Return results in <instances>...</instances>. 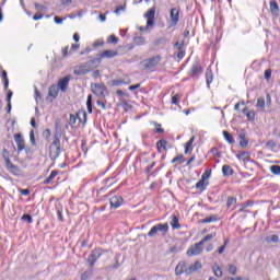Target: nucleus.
<instances>
[{
    "label": "nucleus",
    "mask_w": 280,
    "mask_h": 280,
    "mask_svg": "<svg viewBox=\"0 0 280 280\" xmlns=\"http://www.w3.org/2000/svg\"><path fill=\"white\" fill-rule=\"evenodd\" d=\"M60 156V138L55 136L54 141L49 145V159L50 161H56Z\"/></svg>",
    "instance_id": "1"
},
{
    "label": "nucleus",
    "mask_w": 280,
    "mask_h": 280,
    "mask_svg": "<svg viewBox=\"0 0 280 280\" xmlns=\"http://www.w3.org/2000/svg\"><path fill=\"white\" fill-rule=\"evenodd\" d=\"M170 232V225L167 223H159L155 224L148 233L149 237H156L158 233H161L162 235H167Z\"/></svg>",
    "instance_id": "2"
},
{
    "label": "nucleus",
    "mask_w": 280,
    "mask_h": 280,
    "mask_svg": "<svg viewBox=\"0 0 280 280\" xmlns=\"http://www.w3.org/2000/svg\"><path fill=\"white\" fill-rule=\"evenodd\" d=\"M159 62H161V55H156L154 57L143 60L142 66L144 67V69L152 71V69L159 67Z\"/></svg>",
    "instance_id": "3"
},
{
    "label": "nucleus",
    "mask_w": 280,
    "mask_h": 280,
    "mask_svg": "<svg viewBox=\"0 0 280 280\" xmlns=\"http://www.w3.org/2000/svg\"><path fill=\"white\" fill-rule=\"evenodd\" d=\"M170 19H171L170 27H176V25H178V23L180 22V9L178 8L171 9Z\"/></svg>",
    "instance_id": "4"
},
{
    "label": "nucleus",
    "mask_w": 280,
    "mask_h": 280,
    "mask_svg": "<svg viewBox=\"0 0 280 280\" xmlns=\"http://www.w3.org/2000/svg\"><path fill=\"white\" fill-rule=\"evenodd\" d=\"M91 90L97 97H105L106 95V85L104 83H94L91 85Z\"/></svg>",
    "instance_id": "5"
},
{
    "label": "nucleus",
    "mask_w": 280,
    "mask_h": 280,
    "mask_svg": "<svg viewBox=\"0 0 280 280\" xmlns=\"http://www.w3.org/2000/svg\"><path fill=\"white\" fill-rule=\"evenodd\" d=\"M102 257V249L96 248L93 249L88 258V264L90 265L91 268H93V266H95L97 259Z\"/></svg>",
    "instance_id": "6"
},
{
    "label": "nucleus",
    "mask_w": 280,
    "mask_h": 280,
    "mask_svg": "<svg viewBox=\"0 0 280 280\" xmlns=\"http://www.w3.org/2000/svg\"><path fill=\"white\" fill-rule=\"evenodd\" d=\"M202 246H203V244L201 241L199 243H196L195 245H191L187 250V255L189 257L200 255V253H202Z\"/></svg>",
    "instance_id": "7"
},
{
    "label": "nucleus",
    "mask_w": 280,
    "mask_h": 280,
    "mask_svg": "<svg viewBox=\"0 0 280 280\" xmlns=\"http://www.w3.org/2000/svg\"><path fill=\"white\" fill-rule=\"evenodd\" d=\"M59 91H60V89L58 88V85H56V84L50 85L48 89L47 101L54 102V100H56V97H58Z\"/></svg>",
    "instance_id": "8"
},
{
    "label": "nucleus",
    "mask_w": 280,
    "mask_h": 280,
    "mask_svg": "<svg viewBox=\"0 0 280 280\" xmlns=\"http://www.w3.org/2000/svg\"><path fill=\"white\" fill-rule=\"evenodd\" d=\"M156 14V10L154 8H151L147 13L144 14L147 19V27H152L154 25V15Z\"/></svg>",
    "instance_id": "9"
},
{
    "label": "nucleus",
    "mask_w": 280,
    "mask_h": 280,
    "mask_svg": "<svg viewBox=\"0 0 280 280\" xmlns=\"http://www.w3.org/2000/svg\"><path fill=\"white\" fill-rule=\"evenodd\" d=\"M69 82H71V77H65L63 79L59 80L57 86L61 93H67Z\"/></svg>",
    "instance_id": "10"
},
{
    "label": "nucleus",
    "mask_w": 280,
    "mask_h": 280,
    "mask_svg": "<svg viewBox=\"0 0 280 280\" xmlns=\"http://www.w3.org/2000/svg\"><path fill=\"white\" fill-rule=\"evenodd\" d=\"M14 141L18 145V152H23V150H25V139H23V135L15 133Z\"/></svg>",
    "instance_id": "11"
},
{
    "label": "nucleus",
    "mask_w": 280,
    "mask_h": 280,
    "mask_svg": "<svg viewBox=\"0 0 280 280\" xmlns=\"http://www.w3.org/2000/svg\"><path fill=\"white\" fill-rule=\"evenodd\" d=\"M112 209H119L120 205H124V198L121 196H114L109 199Z\"/></svg>",
    "instance_id": "12"
},
{
    "label": "nucleus",
    "mask_w": 280,
    "mask_h": 280,
    "mask_svg": "<svg viewBox=\"0 0 280 280\" xmlns=\"http://www.w3.org/2000/svg\"><path fill=\"white\" fill-rule=\"evenodd\" d=\"M187 270H188L187 262L185 261L178 262V265L175 268V275L177 277L180 275H185V272L187 275Z\"/></svg>",
    "instance_id": "13"
},
{
    "label": "nucleus",
    "mask_w": 280,
    "mask_h": 280,
    "mask_svg": "<svg viewBox=\"0 0 280 280\" xmlns=\"http://www.w3.org/2000/svg\"><path fill=\"white\" fill-rule=\"evenodd\" d=\"M8 172L13 174V176H21V168L14 165L12 162L5 164Z\"/></svg>",
    "instance_id": "14"
},
{
    "label": "nucleus",
    "mask_w": 280,
    "mask_h": 280,
    "mask_svg": "<svg viewBox=\"0 0 280 280\" xmlns=\"http://www.w3.org/2000/svg\"><path fill=\"white\" fill-rule=\"evenodd\" d=\"M202 73V67L198 63H194L191 69H190V75L191 78H198V75Z\"/></svg>",
    "instance_id": "15"
},
{
    "label": "nucleus",
    "mask_w": 280,
    "mask_h": 280,
    "mask_svg": "<svg viewBox=\"0 0 280 280\" xmlns=\"http://www.w3.org/2000/svg\"><path fill=\"white\" fill-rule=\"evenodd\" d=\"M236 159L238 161H243L244 163L250 162V153L248 151H243L236 154Z\"/></svg>",
    "instance_id": "16"
},
{
    "label": "nucleus",
    "mask_w": 280,
    "mask_h": 280,
    "mask_svg": "<svg viewBox=\"0 0 280 280\" xmlns=\"http://www.w3.org/2000/svg\"><path fill=\"white\" fill-rule=\"evenodd\" d=\"M270 5V12L272 14V16H279V4L277 3V1H270L269 2Z\"/></svg>",
    "instance_id": "17"
},
{
    "label": "nucleus",
    "mask_w": 280,
    "mask_h": 280,
    "mask_svg": "<svg viewBox=\"0 0 280 280\" xmlns=\"http://www.w3.org/2000/svg\"><path fill=\"white\" fill-rule=\"evenodd\" d=\"M202 268V264L200 261H195L194 265H190L187 270V275H191L192 272H196L197 270H200Z\"/></svg>",
    "instance_id": "18"
},
{
    "label": "nucleus",
    "mask_w": 280,
    "mask_h": 280,
    "mask_svg": "<svg viewBox=\"0 0 280 280\" xmlns=\"http://www.w3.org/2000/svg\"><path fill=\"white\" fill-rule=\"evenodd\" d=\"M124 84H130V80L116 79V80L109 81V86H121Z\"/></svg>",
    "instance_id": "19"
},
{
    "label": "nucleus",
    "mask_w": 280,
    "mask_h": 280,
    "mask_svg": "<svg viewBox=\"0 0 280 280\" xmlns=\"http://www.w3.org/2000/svg\"><path fill=\"white\" fill-rule=\"evenodd\" d=\"M206 82H207L208 89H210L211 83L213 82V71L211 70V68H208L206 71Z\"/></svg>",
    "instance_id": "20"
},
{
    "label": "nucleus",
    "mask_w": 280,
    "mask_h": 280,
    "mask_svg": "<svg viewBox=\"0 0 280 280\" xmlns=\"http://www.w3.org/2000/svg\"><path fill=\"white\" fill-rule=\"evenodd\" d=\"M167 140H159L156 143L158 152L163 153L166 150Z\"/></svg>",
    "instance_id": "21"
},
{
    "label": "nucleus",
    "mask_w": 280,
    "mask_h": 280,
    "mask_svg": "<svg viewBox=\"0 0 280 280\" xmlns=\"http://www.w3.org/2000/svg\"><path fill=\"white\" fill-rule=\"evenodd\" d=\"M117 50H105L100 55V58H115Z\"/></svg>",
    "instance_id": "22"
},
{
    "label": "nucleus",
    "mask_w": 280,
    "mask_h": 280,
    "mask_svg": "<svg viewBox=\"0 0 280 280\" xmlns=\"http://www.w3.org/2000/svg\"><path fill=\"white\" fill-rule=\"evenodd\" d=\"M57 176H58V171H51L50 175L44 180V185H51V182Z\"/></svg>",
    "instance_id": "23"
},
{
    "label": "nucleus",
    "mask_w": 280,
    "mask_h": 280,
    "mask_svg": "<svg viewBox=\"0 0 280 280\" xmlns=\"http://www.w3.org/2000/svg\"><path fill=\"white\" fill-rule=\"evenodd\" d=\"M212 272L214 276H217L218 278L222 277L224 273L222 272V268L218 265V262L214 264V266L212 267Z\"/></svg>",
    "instance_id": "24"
},
{
    "label": "nucleus",
    "mask_w": 280,
    "mask_h": 280,
    "mask_svg": "<svg viewBox=\"0 0 280 280\" xmlns=\"http://www.w3.org/2000/svg\"><path fill=\"white\" fill-rule=\"evenodd\" d=\"M223 176H233V168L230 165L222 166Z\"/></svg>",
    "instance_id": "25"
},
{
    "label": "nucleus",
    "mask_w": 280,
    "mask_h": 280,
    "mask_svg": "<svg viewBox=\"0 0 280 280\" xmlns=\"http://www.w3.org/2000/svg\"><path fill=\"white\" fill-rule=\"evenodd\" d=\"M223 137L225 141L230 143V145H233V143H235V139L233 138V135H231L229 131H223Z\"/></svg>",
    "instance_id": "26"
},
{
    "label": "nucleus",
    "mask_w": 280,
    "mask_h": 280,
    "mask_svg": "<svg viewBox=\"0 0 280 280\" xmlns=\"http://www.w3.org/2000/svg\"><path fill=\"white\" fill-rule=\"evenodd\" d=\"M195 141H196V137L192 136L185 145V154H189V150H191V147L194 145Z\"/></svg>",
    "instance_id": "27"
},
{
    "label": "nucleus",
    "mask_w": 280,
    "mask_h": 280,
    "mask_svg": "<svg viewBox=\"0 0 280 280\" xmlns=\"http://www.w3.org/2000/svg\"><path fill=\"white\" fill-rule=\"evenodd\" d=\"M211 222H218V217L211 215L201 220V224H211Z\"/></svg>",
    "instance_id": "28"
},
{
    "label": "nucleus",
    "mask_w": 280,
    "mask_h": 280,
    "mask_svg": "<svg viewBox=\"0 0 280 280\" xmlns=\"http://www.w3.org/2000/svg\"><path fill=\"white\" fill-rule=\"evenodd\" d=\"M234 205H237V198L229 197L228 200H226L228 209H231V207H234Z\"/></svg>",
    "instance_id": "29"
},
{
    "label": "nucleus",
    "mask_w": 280,
    "mask_h": 280,
    "mask_svg": "<svg viewBox=\"0 0 280 280\" xmlns=\"http://www.w3.org/2000/svg\"><path fill=\"white\" fill-rule=\"evenodd\" d=\"M215 235H218V233L212 232L208 235H206L200 242H202V244H207V242H210V240H213V237H215Z\"/></svg>",
    "instance_id": "30"
},
{
    "label": "nucleus",
    "mask_w": 280,
    "mask_h": 280,
    "mask_svg": "<svg viewBox=\"0 0 280 280\" xmlns=\"http://www.w3.org/2000/svg\"><path fill=\"white\" fill-rule=\"evenodd\" d=\"M172 229H180V223L178 222V217L174 215L171 221Z\"/></svg>",
    "instance_id": "31"
},
{
    "label": "nucleus",
    "mask_w": 280,
    "mask_h": 280,
    "mask_svg": "<svg viewBox=\"0 0 280 280\" xmlns=\"http://www.w3.org/2000/svg\"><path fill=\"white\" fill-rule=\"evenodd\" d=\"M2 80L4 83V89L8 90L10 86V81L8 80V72L5 70L2 71Z\"/></svg>",
    "instance_id": "32"
},
{
    "label": "nucleus",
    "mask_w": 280,
    "mask_h": 280,
    "mask_svg": "<svg viewBox=\"0 0 280 280\" xmlns=\"http://www.w3.org/2000/svg\"><path fill=\"white\" fill-rule=\"evenodd\" d=\"M2 156L4 159L5 165H8V163L12 162V161H10V151H8V149H3Z\"/></svg>",
    "instance_id": "33"
},
{
    "label": "nucleus",
    "mask_w": 280,
    "mask_h": 280,
    "mask_svg": "<svg viewBox=\"0 0 280 280\" xmlns=\"http://www.w3.org/2000/svg\"><path fill=\"white\" fill-rule=\"evenodd\" d=\"M207 185H209V183H205V179H200L196 184V189H207Z\"/></svg>",
    "instance_id": "34"
},
{
    "label": "nucleus",
    "mask_w": 280,
    "mask_h": 280,
    "mask_svg": "<svg viewBox=\"0 0 280 280\" xmlns=\"http://www.w3.org/2000/svg\"><path fill=\"white\" fill-rule=\"evenodd\" d=\"M271 174H275L276 176H280V166L279 165H272L270 166Z\"/></svg>",
    "instance_id": "35"
},
{
    "label": "nucleus",
    "mask_w": 280,
    "mask_h": 280,
    "mask_svg": "<svg viewBox=\"0 0 280 280\" xmlns=\"http://www.w3.org/2000/svg\"><path fill=\"white\" fill-rule=\"evenodd\" d=\"M229 272L232 276L237 275V267L235 265H229Z\"/></svg>",
    "instance_id": "36"
},
{
    "label": "nucleus",
    "mask_w": 280,
    "mask_h": 280,
    "mask_svg": "<svg viewBox=\"0 0 280 280\" xmlns=\"http://www.w3.org/2000/svg\"><path fill=\"white\" fill-rule=\"evenodd\" d=\"M256 106H257V108H265L266 107V101L264 98H258Z\"/></svg>",
    "instance_id": "37"
},
{
    "label": "nucleus",
    "mask_w": 280,
    "mask_h": 280,
    "mask_svg": "<svg viewBox=\"0 0 280 280\" xmlns=\"http://www.w3.org/2000/svg\"><path fill=\"white\" fill-rule=\"evenodd\" d=\"M91 275H93L92 270H88V271L83 272L81 276V280H88L91 277Z\"/></svg>",
    "instance_id": "38"
},
{
    "label": "nucleus",
    "mask_w": 280,
    "mask_h": 280,
    "mask_svg": "<svg viewBox=\"0 0 280 280\" xmlns=\"http://www.w3.org/2000/svg\"><path fill=\"white\" fill-rule=\"evenodd\" d=\"M77 121H78V118L75 117V115L71 114L69 118V125L75 126Z\"/></svg>",
    "instance_id": "39"
},
{
    "label": "nucleus",
    "mask_w": 280,
    "mask_h": 280,
    "mask_svg": "<svg viewBox=\"0 0 280 280\" xmlns=\"http://www.w3.org/2000/svg\"><path fill=\"white\" fill-rule=\"evenodd\" d=\"M108 43H113L114 45H117V43H119V38H117V36L115 35H110L108 37Z\"/></svg>",
    "instance_id": "40"
},
{
    "label": "nucleus",
    "mask_w": 280,
    "mask_h": 280,
    "mask_svg": "<svg viewBox=\"0 0 280 280\" xmlns=\"http://www.w3.org/2000/svg\"><path fill=\"white\" fill-rule=\"evenodd\" d=\"M209 178H211V171H206L201 176V180H209Z\"/></svg>",
    "instance_id": "41"
},
{
    "label": "nucleus",
    "mask_w": 280,
    "mask_h": 280,
    "mask_svg": "<svg viewBox=\"0 0 280 280\" xmlns=\"http://www.w3.org/2000/svg\"><path fill=\"white\" fill-rule=\"evenodd\" d=\"M30 141H31L32 145H36V138L34 136V130L30 131Z\"/></svg>",
    "instance_id": "42"
},
{
    "label": "nucleus",
    "mask_w": 280,
    "mask_h": 280,
    "mask_svg": "<svg viewBox=\"0 0 280 280\" xmlns=\"http://www.w3.org/2000/svg\"><path fill=\"white\" fill-rule=\"evenodd\" d=\"M270 78H272V70L271 69H267L265 71V80H270Z\"/></svg>",
    "instance_id": "43"
},
{
    "label": "nucleus",
    "mask_w": 280,
    "mask_h": 280,
    "mask_svg": "<svg viewBox=\"0 0 280 280\" xmlns=\"http://www.w3.org/2000/svg\"><path fill=\"white\" fill-rule=\"evenodd\" d=\"M22 220H26V222H28V224H32V222H34V220L32 219V215H30V214H24L22 217Z\"/></svg>",
    "instance_id": "44"
},
{
    "label": "nucleus",
    "mask_w": 280,
    "mask_h": 280,
    "mask_svg": "<svg viewBox=\"0 0 280 280\" xmlns=\"http://www.w3.org/2000/svg\"><path fill=\"white\" fill-rule=\"evenodd\" d=\"M246 117L249 121L255 119V110H250L249 113H247Z\"/></svg>",
    "instance_id": "45"
},
{
    "label": "nucleus",
    "mask_w": 280,
    "mask_h": 280,
    "mask_svg": "<svg viewBox=\"0 0 280 280\" xmlns=\"http://www.w3.org/2000/svg\"><path fill=\"white\" fill-rule=\"evenodd\" d=\"M120 12H126V5H120L115 10V14H120Z\"/></svg>",
    "instance_id": "46"
},
{
    "label": "nucleus",
    "mask_w": 280,
    "mask_h": 280,
    "mask_svg": "<svg viewBox=\"0 0 280 280\" xmlns=\"http://www.w3.org/2000/svg\"><path fill=\"white\" fill-rule=\"evenodd\" d=\"M43 137H45V139H49L51 137V130L49 129L44 130Z\"/></svg>",
    "instance_id": "47"
},
{
    "label": "nucleus",
    "mask_w": 280,
    "mask_h": 280,
    "mask_svg": "<svg viewBox=\"0 0 280 280\" xmlns=\"http://www.w3.org/2000/svg\"><path fill=\"white\" fill-rule=\"evenodd\" d=\"M211 154H213V156H218L219 159L222 156V155L218 152V148H212V149H211Z\"/></svg>",
    "instance_id": "48"
},
{
    "label": "nucleus",
    "mask_w": 280,
    "mask_h": 280,
    "mask_svg": "<svg viewBox=\"0 0 280 280\" xmlns=\"http://www.w3.org/2000/svg\"><path fill=\"white\" fill-rule=\"evenodd\" d=\"M179 95L178 94H176V95H174V96H172V104H178V100H179Z\"/></svg>",
    "instance_id": "49"
},
{
    "label": "nucleus",
    "mask_w": 280,
    "mask_h": 280,
    "mask_svg": "<svg viewBox=\"0 0 280 280\" xmlns=\"http://www.w3.org/2000/svg\"><path fill=\"white\" fill-rule=\"evenodd\" d=\"M12 95H13L12 91L9 90V92H8V94H7V102H8V103H12Z\"/></svg>",
    "instance_id": "50"
},
{
    "label": "nucleus",
    "mask_w": 280,
    "mask_h": 280,
    "mask_svg": "<svg viewBox=\"0 0 280 280\" xmlns=\"http://www.w3.org/2000/svg\"><path fill=\"white\" fill-rule=\"evenodd\" d=\"M183 160V155H177V156H175L172 161H171V163H178V161H182Z\"/></svg>",
    "instance_id": "51"
},
{
    "label": "nucleus",
    "mask_w": 280,
    "mask_h": 280,
    "mask_svg": "<svg viewBox=\"0 0 280 280\" xmlns=\"http://www.w3.org/2000/svg\"><path fill=\"white\" fill-rule=\"evenodd\" d=\"M141 88V84H136V85H130L129 86V91H137V89H140Z\"/></svg>",
    "instance_id": "52"
},
{
    "label": "nucleus",
    "mask_w": 280,
    "mask_h": 280,
    "mask_svg": "<svg viewBox=\"0 0 280 280\" xmlns=\"http://www.w3.org/2000/svg\"><path fill=\"white\" fill-rule=\"evenodd\" d=\"M154 165H155V163L153 162L150 166H148V167L145 168V174H150V172H152Z\"/></svg>",
    "instance_id": "53"
},
{
    "label": "nucleus",
    "mask_w": 280,
    "mask_h": 280,
    "mask_svg": "<svg viewBox=\"0 0 280 280\" xmlns=\"http://www.w3.org/2000/svg\"><path fill=\"white\" fill-rule=\"evenodd\" d=\"M40 19H43V14L37 13L33 16V21H40Z\"/></svg>",
    "instance_id": "54"
},
{
    "label": "nucleus",
    "mask_w": 280,
    "mask_h": 280,
    "mask_svg": "<svg viewBox=\"0 0 280 280\" xmlns=\"http://www.w3.org/2000/svg\"><path fill=\"white\" fill-rule=\"evenodd\" d=\"M240 145L241 148H246L248 145V141L243 139L241 142H240Z\"/></svg>",
    "instance_id": "55"
},
{
    "label": "nucleus",
    "mask_w": 280,
    "mask_h": 280,
    "mask_svg": "<svg viewBox=\"0 0 280 280\" xmlns=\"http://www.w3.org/2000/svg\"><path fill=\"white\" fill-rule=\"evenodd\" d=\"M63 19L59 18V16H55V23H57V25H61Z\"/></svg>",
    "instance_id": "56"
},
{
    "label": "nucleus",
    "mask_w": 280,
    "mask_h": 280,
    "mask_svg": "<svg viewBox=\"0 0 280 280\" xmlns=\"http://www.w3.org/2000/svg\"><path fill=\"white\" fill-rule=\"evenodd\" d=\"M62 56H69V46L62 48Z\"/></svg>",
    "instance_id": "57"
},
{
    "label": "nucleus",
    "mask_w": 280,
    "mask_h": 280,
    "mask_svg": "<svg viewBox=\"0 0 280 280\" xmlns=\"http://www.w3.org/2000/svg\"><path fill=\"white\" fill-rule=\"evenodd\" d=\"M35 100L38 102L40 100V92H38V89H35Z\"/></svg>",
    "instance_id": "58"
},
{
    "label": "nucleus",
    "mask_w": 280,
    "mask_h": 280,
    "mask_svg": "<svg viewBox=\"0 0 280 280\" xmlns=\"http://www.w3.org/2000/svg\"><path fill=\"white\" fill-rule=\"evenodd\" d=\"M20 192L22 196H30V189H21Z\"/></svg>",
    "instance_id": "59"
},
{
    "label": "nucleus",
    "mask_w": 280,
    "mask_h": 280,
    "mask_svg": "<svg viewBox=\"0 0 280 280\" xmlns=\"http://www.w3.org/2000/svg\"><path fill=\"white\" fill-rule=\"evenodd\" d=\"M73 40H74L75 43H80V34L74 33V34H73Z\"/></svg>",
    "instance_id": "60"
},
{
    "label": "nucleus",
    "mask_w": 280,
    "mask_h": 280,
    "mask_svg": "<svg viewBox=\"0 0 280 280\" xmlns=\"http://www.w3.org/2000/svg\"><path fill=\"white\" fill-rule=\"evenodd\" d=\"M225 249H226V245H222L221 247H219L218 249L219 255H222V253H224Z\"/></svg>",
    "instance_id": "61"
},
{
    "label": "nucleus",
    "mask_w": 280,
    "mask_h": 280,
    "mask_svg": "<svg viewBox=\"0 0 280 280\" xmlns=\"http://www.w3.org/2000/svg\"><path fill=\"white\" fill-rule=\"evenodd\" d=\"M80 115H82V117H83V122L86 124V114H85V112L79 113L78 117H80Z\"/></svg>",
    "instance_id": "62"
},
{
    "label": "nucleus",
    "mask_w": 280,
    "mask_h": 280,
    "mask_svg": "<svg viewBox=\"0 0 280 280\" xmlns=\"http://www.w3.org/2000/svg\"><path fill=\"white\" fill-rule=\"evenodd\" d=\"M102 45H104V42H100V40H96L93 44L94 47H102Z\"/></svg>",
    "instance_id": "63"
},
{
    "label": "nucleus",
    "mask_w": 280,
    "mask_h": 280,
    "mask_svg": "<svg viewBox=\"0 0 280 280\" xmlns=\"http://www.w3.org/2000/svg\"><path fill=\"white\" fill-rule=\"evenodd\" d=\"M98 20L101 21V23H104L106 21V15L100 14Z\"/></svg>",
    "instance_id": "64"
}]
</instances>
